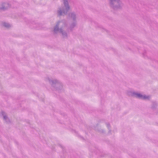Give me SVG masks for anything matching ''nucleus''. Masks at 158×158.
I'll use <instances>...</instances> for the list:
<instances>
[{
	"label": "nucleus",
	"instance_id": "f257e3e1",
	"mask_svg": "<svg viewBox=\"0 0 158 158\" xmlns=\"http://www.w3.org/2000/svg\"><path fill=\"white\" fill-rule=\"evenodd\" d=\"M135 96L137 98H140L142 99H146L148 98V97L143 96L140 94H135Z\"/></svg>",
	"mask_w": 158,
	"mask_h": 158
}]
</instances>
